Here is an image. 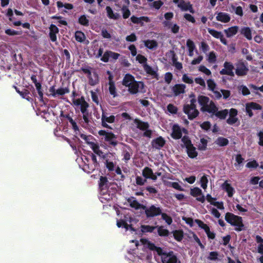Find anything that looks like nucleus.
Returning a JSON list of instances; mask_svg holds the SVG:
<instances>
[{"mask_svg":"<svg viewBox=\"0 0 263 263\" xmlns=\"http://www.w3.org/2000/svg\"><path fill=\"white\" fill-rule=\"evenodd\" d=\"M72 104L76 107H79L80 110L82 114V118L84 122L88 125L90 122L92 115L91 112L89 111L88 108L89 105L85 99L84 96H81L79 99H72Z\"/></svg>","mask_w":263,"mask_h":263,"instance_id":"nucleus-1","label":"nucleus"},{"mask_svg":"<svg viewBox=\"0 0 263 263\" xmlns=\"http://www.w3.org/2000/svg\"><path fill=\"white\" fill-rule=\"evenodd\" d=\"M225 220L232 226L235 227L234 230L236 231L240 232L244 230V224L241 217L232 213L227 212L225 215Z\"/></svg>","mask_w":263,"mask_h":263,"instance_id":"nucleus-2","label":"nucleus"},{"mask_svg":"<svg viewBox=\"0 0 263 263\" xmlns=\"http://www.w3.org/2000/svg\"><path fill=\"white\" fill-rule=\"evenodd\" d=\"M98 134L102 136V140L110 147H115L118 144V136L111 132H107L105 130H100Z\"/></svg>","mask_w":263,"mask_h":263,"instance_id":"nucleus-3","label":"nucleus"},{"mask_svg":"<svg viewBox=\"0 0 263 263\" xmlns=\"http://www.w3.org/2000/svg\"><path fill=\"white\" fill-rule=\"evenodd\" d=\"M145 214L147 218H153L160 215L162 214V209L155 205H151L144 209Z\"/></svg>","mask_w":263,"mask_h":263,"instance_id":"nucleus-4","label":"nucleus"},{"mask_svg":"<svg viewBox=\"0 0 263 263\" xmlns=\"http://www.w3.org/2000/svg\"><path fill=\"white\" fill-rule=\"evenodd\" d=\"M128 91L129 93L135 95L139 91V89L141 90L144 88V84L143 82L134 81L129 86H128Z\"/></svg>","mask_w":263,"mask_h":263,"instance_id":"nucleus-5","label":"nucleus"},{"mask_svg":"<svg viewBox=\"0 0 263 263\" xmlns=\"http://www.w3.org/2000/svg\"><path fill=\"white\" fill-rule=\"evenodd\" d=\"M105 112L102 109V114L101 116V125L103 127L111 129L110 126L107 124L108 123H113L115 122V117L114 115H111L107 117L106 115Z\"/></svg>","mask_w":263,"mask_h":263,"instance_id":"nucleus-6","label":"nucleus"},{"mask_svg":"<svg viewBox=\"0 0 263 263\" xmlns=\"http://www.w3.org/2000/svg\"><path fill=\"white\" fill-rule=\"evenodd\" d=\"M162 263H181L174 252L172 251L168 252L161 260Z\"/></svg>","mask_w":263,"mask_h":263,"instance_id":"nucleus-7","label":"nucleus"},{"mask_svg":"<svg viewBox=\"0 0 263 263\" xmlns=\"http://www.w3.org/2000/svg\"><path fill=\"white\" fill-rule=\"evenodd\" d=\"M236 68L235 73L238 76H244L247 75L249 68L243 62H239L236 64Z\"/></svg>","mask_w":263,"mask_h":263,"instance_id":"nucleus-8","label":"nucleus"},{"mask_svg":"<svg viewBox=\"0 0 263 263\" xmlns=\"http://www.w3.org/2000/svg\"><path fill=\"white\" fill-rule=\"evenodd\" d=\"M223 67L224 68L222 69L220 71V74L228 75L231 77H233L234 76V73L233 71L234 67L231 63L225 62L223 64Z\"/></svg>","mask_w":263,"mask_h":263,"instance_id":"nucleus-9","label":"nucleus"},{"mask_svg":"<svg viewBox=\"0 0 263 263\" xmlns=\"http://www.w3.org/2000/svg\"><path fill=\"white\" fill-rule=\"evenodd\" d=\"M190 194L194 197H196V200L201 203H204L205 201V197L202 195V191L198 187H195L191 189Z\"/></svg>","mask_w":263,"mask_h":263,"instance_id":"nucleus-10","label":"nucleus"},{"mask_svg":"<svg viewBox=\"0 0 263 263\" xmlns=\"http://www.w3.org/2000/svg\"><path fill=\"white\" fill-rule=\"evenodd\" d=\"M208 32L216 39H220V42L224 45H227L228 43L227 40L224 37L223 34L213 29L208 28Z\"/></svg>","mask_w":263,"mask_h":263,"instance_id":"nucleus-11","label":"nucleus"},{"mask_svg":"<svg viewBox=\"0 0 263 263\" xmlns=\"http://www.w3.org/2000/svg\"><path fill=\"white\" fill-rule=\"evenodd\" d=\"M165 139L161 136L153 139L151 142V144L154 148L156 149H161L165 144Z\"/></svg>","mask_w":263,"mask_h":263,"instance_id":"nucleus-12","label":"nucleus"},{"mask_svg":"<svg viewBox=\"0 0 263 263\" xmlns=\"http://www.w3.org/2000/svg\"><path fill=\"white\" fill-rule=\"evenodd\" d=\"M217 110L218 108L212 101H211L210 103H208L207 105L201 108L202 111L207 112L213 115H214Z\"/></svg>","mask_w":263,"mask_h":263,"instance_id":"nucleus-13","label":"nucleus"},{"mask_svg":"<svg viewBox=\"0 0 263 263\" xmlns=\"http://www.w3.org/2000/svg\"><path fill=\"white\" fill-rule=\"evenodd\" d=\"M186 86L183 84H175L172 88V90L174 93L175 96H178L181 93L185 92V89Z\"/></svg>","mask_w":263,"mask_h":263,"instance_id":"nucleus-14","label":"nucleus"},{"mask_svg":"<svg viewBox=\"0 0 263 263\" xmlns=\"http://www.w3.org/2000/svg\"><path fill=\"white\" fill-rule=\"evenodd\" d=\"M177 6L182 11H189L192 13H194L192 5L190 2L186 3L184 0H180Z\"/></svg>","mask_w":263,"mask_h":263,"instance_id":"nucleus-15","label":"nucleus"},{"mask_svg":"<svg viewBox=\"0 0 263 263\" xmlns=\"http://www.w3.org/2000/svg\"><path fill=\"white\" fill-rule=\"evenodd\" d=\"M182 134L180 127L178 124H174L172 128L171 137L175 140H178L182 137Z\"/></svg>","mask_w":263,"mask_h":263,"instance_id":"nucleus-16","label":"nucleus"},{"mask_svg":"<svg viewBox=\"0 0 263 263\" xmlns=\"http://www.w3.org/2000/svg\"><path fill=\"white\" fill-rule=\"evenodd\" d=\"M190 98L193 97L190 100V104H185L183 106V111L184 113H189V109H194V108H196V99L195 98V95L193 94H192L190 96Z\"/></svg>","mask_w":263,"mask_h":263,"instance_id":"nucleus-17","label":"nucleus"},{"mask_svg":"<svg viewBox=\"0 0 263 263\" xmlns=\"http://www.w3.org/2000/svg\"><path fill=\"white\" fill-rule=\"evenodd\" d=\"M142 175L146 179H152L153 180L157 179V176L154 174L152 169L148 167H145L143 170Z\"/></svg>","mask_w":263,"mask_h":263,"instance_id":"nucleus-18","label":"nucleus"},{"mask_svg":"<svg viewBox=\"0 0 263 263\" xmlns=\"http://www.w3.org/2000/svg\"><path fill=\"white\" fill-rule=\"evenodd\" d=\"M99 186L100 189L102 191L103 190H107L109 187V181L105 176H101L99 181Z\"/></svg>","mask_w":263,"mask_h":263,"instance_id":"nucleus-19","label":"nucleus"},{"mask_svg":"<svg viewBox=\"0 0 263 263\" xmlns=\"http://www.w3.org/2000/svg\"><path fill=\"white\" fill-rule=\"evenodd\" d=\"M135 77L129 73L126 74L122 80V85L125 87L129 86L134 81H135Z\"/></svg>","mask_w":263,"mask_h":263,"instance_id":"nucleus-20","label":"nucleus"},{"mask_svg":"<svg viewBox=\"0 0 263 263\" xmlns=\"http://www.w3.org/2000/svg\"><path fill=\"white\" fill-rule=\"evenodd\" d=\"M222 188L228 193V196L229 197H232L235 192L234 189L231 186V185L228 183L227 181H225L221 185Z\"/></svg>","mask_w":263,"mask_h":263,"instance_id":"nucleus-21","label":"nucleus"},{"mask_svg":"<svg viewBox=\"0 0 263 263\" xmlns=\"http://www.w3.org/2000/svg\"><path fill=\"white\" fill-rule=\"evenodd\" d=\"M129 220H128L129 222H132V218L130 216L128 217ZM128 217L127 215L124 216V219H120V220H118L117 221V226L118 228H124L127 230L128 224L127 223Z\"/></svg>","mask_w":263,"mask_h":263,"instance_id":"nucleus-22","label":"nucleus"},{"mask_svg":"<svg viewBox=\"0 0 263 263\" xmlns=\"http://www.w3.org/2000/svg\"><path fill=\"white\" fill-rule=\"evenodd\" d=\"M217 21L221 22L222 23H228L231 20V17L227 13L225 12H219L216 17Z\"/></svg>","mask_w":263,"mask_h":263,"instance_id":"nucleus-23","label":"nucleus"},{"mask_svg":"<svg viewBox=\"0 0 263 263\" xmlns=\"http://www.w3.org/2000/svg\"><path fill=\"white\" fill-rule=\"evenodd\" d=\"M238 27L237 26H234L228 28L224 30L227 37H231L235 35L238 31Z\"/></svg>","mask_w":263,"mask_h":263,"instance_id":"nucleus-24","label":"nucleus"},{"mask_svg":"<svg viewBox=\"0 0 263 263\" xmlns=\"http://www.w3.org/2000/svg\"><path fill=\"white\" fill-rule=\"evenodd\" d=\"M186 153L188 156L192 159L196 158L198 155V152L196 151V148L194 146L193 144L187 147Z\"/></svg>","mask_w":263,"mask_h":263,"instance_id":"nucleus-25","label":"nucleus"},{"mask_svg":"<svg viewBox=\"0 0 263 263\" xmlns=\"http://www.w3.org/2000/svg\"><path fill=\"white\" fill-rule=\"evenodd\" d=\"M134 122L136 124L137 127L141 130L144 131L149 127V124L147 122L142 121L138 119H135Z\"/></svg>","mask_w":263,"mask_h":263,"instance_id":"nucleus-26","label":"nucleus"},{"mask_svg":"<svg viewBox=\"0 0 263 263\" xmlns=\"http://www.w3.org/2000/svg\"><path fill=\"white\" fill-rule=\"evenodd\" d=\"M240 33L243 35L247 40H251L252 39V31L249 27H243L240 30Z\"/></svg>","mask_w":263,"mask_h":263,"instance_id":"nucleus-27","label":"nucleus"},{"mask_svg":"<svg viewBox=\"0 0 263 263\" xmlns=\"http://www.w3.org/2000/svg\"><path fill=\"white\" fill-rule=\"evenodd\" d=\"M125 146L126 148H124L123 151V159L125 161H127L130 159L131 155L133 153L132 149L128 145L125 144Z\"/></svg>","mask_w":263,"mask_h":263,"instance_id":"nucleus-28","label":"nucleus"},{"mask_svg":"<svg viewBox=\"0 0 263 263\" xmlns=\"http://www.w3.org/2000/svg\"><path fill=\"white\" fill-rule=\"evenodd\" d=\"M130 20L133 23L135 24H138V23H139V21H144L145 22L148 23L150 22V19L147 16H140V17H137L135 15H133L130 17Z\"/></svg>","mask_w":263,"mask_h":263,"instance_id":"nucleus-29","label":"nucleus"},{"mask_svg":"<svg viewBox=\"0 0 263 263\" xmlns=\"http://www.w3.org/2000/svg\"><path fill=\"white\" fill-rule=\"evenodd\" d=\"M229 143L228 139L223 137H218L215 141L216 144L221 147L227 146Z\"/></svg>","mask_w":263,"mask_h":263,"instance_id":"nucleus-30","label":"nucleus"},{"mask_svg":"<svg viewBox=\"0 0 263 263\" xmlns=\"http://www.w3.org/2000/svg\"><path fill=\"white\" fill-rule=\"evenodd\" d=\"M189 113H185L187 115L188 119L190 120H192L196 118L199 115V111L196 109V108H194V109H189Z\"/></svg>","mask_w":263,"mask_h":263,"instance_id":"nucleus-31","label":"nucleus"},{"mask_svg":"<svg viewBox=\"0 0 263 263\" xmlns=\"http://www.w3.org/2000/svg\"><path fill=\"white\" fill-rule=\"evenodd\" d=\"M144 43L145 46L149 49H153L158 46L157 42L154 40H147Z\"/></svg>","mask_w":263,"mask_h":263,"instance_id":"nucleus-32","label":"nucleus"},{"mask_svg":"<svg viewBox=\"0 0 263 263\" xmlns=\"http://www.w3.org/2000/svg\"><path fill=\"white\" fill-rule=\"evenodd\" d=\"M198 102L200 105L203 107L208 105L210 102V99L209 97L204 96H199L198 97Z\"/></svg>","mask_w":263,"mask_h":263,"instance_id":"nucleus-33","label":"nucleus"},{"mask_svg":"<svg viewBox=\"0 0 263 263\" xmlns=\"http://www.w3.org/2000/svg\"><path fill=\"white\" fill-rule=\"evenodd\" d=\"M107 16L111 19L117 20L119 18V15L118 13H114L112 9L109 6L106 7Z\"/></svg>","mask_w":263,"mask_h":263,"instance_id":"nucleus-34","label":"nucleus"},{"mask_svg":"<svg viewBox=\"0 0 263 263\" xmlns=\"http://www.w3.org/2000/svg\"><path fill=\"white\" fill-rule=\"evenodd\" d=\"M78 23L84 26L88 27L89 25V21L88 16L85 15H81L78 19Z\"/></svg>","mask_w":263,"mask_h":263,"instance_id":"nucleus-35","label":"nucleus"},{"mask_svg":"<svg viewBox=\"0 0 263 263\" xmlns=\"http://www.w3.org/2000/svg\"><path fill=\"white\" fill-rule=\"evenodd\" d=\"M229 113L228 110L224 109L220 111H216L215 115L221 120L225 119Z\"/></svg>","mask_w":263,"mask_h":263,"instance_id":"nucleus-36","label":"nucleus"},{"mask_svg":"<svg viewBox=\"0 0 263 263\" xmlns=\"http://www.w3.org/2000/svg\"><path fill=\"white\" fill-rule=\"evenodd\" d=\"M30 94V91L26 89H24L20 93V95L23 98L27 100L28 101L30 102H32L33 101V99L29 97V95Z\"/></svg>","mask_w":263,"mask_h":263,"instance_id":"nucleus-37","label":"nucleus"},{"mask_svg":"<svg viewBox=\"0 0 263 263\" xmlns=\"http://www.w3.org/2000/svg\"><path fill=\"white\" fill-rule=\"evenodd\" d=\"M158 229V234L160 236H168L170 232L168 230L163 228V226H156Z\"/></svg>","mask_w":263,"mask_h":263,"instance_id":"nucleus-38","label":"nucleus"},{"mask_svg":"<svg viewBox=\"0 0 263 263\" xmlns=\"http://www.w3.org/2000/svg\"><path fill=\"white\" fill-rule=\"evenodd\" d=\"M109 91L110 94L114 98L117 96V93L116 91V88L114 82H109Z\"/></svg>","mask_w":263,"mask_h":263,"instance_id":"nucleus-39","label":"nucleus"},{"mask_svg":"<svg viewBox=\"0 0 263 263\" xmlns=\"http://www.w3.org/2000/svg\"><path fill=\"white\" fill-rule=\"evenodd\" d=\"M156 228L155 226H151L149 225H141V231L142 233H152Z\"/></svg>","mask_w":263,"mask_h":263,"instance_id":"nucleus-40","label":"nucleus"},{"mask_svg":"<svg viewBox=\"0 0 263 263\" xmlns=\"http://www.w3.org/2000/svg\"><path fill=\"white\" fill-rule=\"evenodd\" d=\"M76 40L80 43H82L85 39L84 33L81 31H77L75 33Z\"/></svg>","mask_w":263,"mask_h":263,"instance_id":"nucleus-41","label":"nucleus"},{"mask_svg":"<svg viewBox=\"0 0 263 263\" xmlns=\"http://www.w3.org/2000/svg\"><path fill=\"white\" fill-rule=\"evenodd\" d=\"M174 238L178 241H181L183 237V233L181 230H175L173 231Z\"/></svg>","mask_w":263,"mask_h":263,"instance_id":"nucleus-42","label":"nucleus"},{"mask_svg":"<svg viewBox=\"0 0 263 263\" xmlns=\"http://www.w3.org/2000/svg\"><path fill=\"white\" fill-rule=\"evenodd\" d=\"M89 144L90 145L91 148L93 151V152L97 155L100 156L101 154H102V152L100 149L99 145L93 142H90L89 143Z\"/></svg>","mask_w":263,"mask_h":263,"instance_id":"nucleus-43","label":"nucleus"},{"mask_svg":"<svg viewBox=\"0 0 263 263\" xmlns=\"http://www.w3.org/2000/svg\"><path fill=\"white\" fill-rule=\"evenodd\" d=\"M57 7L59 9L62 8L63 7H64L65 9L68 10H71L73 8V6L72 4L69 3H66L65 4H63V3L61 1H58L57 2Z\"/></svg>","mask_w":263,"mask_h":263,"instance_id":"nucleus-44","label":"nucleus"},{"mask_svg":"<svg viewBox=\"0 0 263 263\" xmlns=\"http://www.w3.org/2000/svg\"><path fill=\"white\" fill-rule=\"evenodd\" d=\"M37 93L39 95V100L41 102H43V90L42 89L41 83H40L35 85Z\"/></svg>","mask_w":263,"mask_h":263,"instance_id":"nucleus-45","label":"nucleus"},{"mask_svg":"<svg viewBox=\"0 0 263 263\" xmlns=\"http://www.w3.org/2000/svg\"><path fill=\"white\" fill-rule=\"evenodd\" d=\"M130 206L132 208H135L136 210H138L140 208L144 210L145 208V205L140 204L136 200H134L132 202L130 203Z\"/></svg>","mask_w":263,"mask_h":263,"instance_id":"nucleus-46","label":"nucleus"},{"mask_svg":"<svg viewBox=\"0 0 263 263\" xmlns=\"http://www.w3.org/2000/svg\"><path fill=\"white\" fill-rule=\"evenodd\" d=\"M161 218L165 221L168 225H171L173 222V219L172 217L168 215L166 213H162L160 214Z\"/></svg>","mask_w":263,"mask_h":263,"instance_id":"nucleus-47","label":"nucleus"},{"mask_svg":"<svg viewBox=\"0 0 263 263\" xmlns=\"http://www.w3.org/2000/svg\"><path fill=\"white\" fill-rule=\"evenodd\" d=\"M121 11L123 13V17L124 19H126L130 15V11L126 6H123L121 8Z\"/></svg>","mask_w":263,"mask_h":263,"instance_id":"nucleus-48","label":"nucleus"},{"mask_svg":"<svg viewBox=\"0 0 263 263\" xmlns=\"http://www.w3.org/2000/svg\"><path fill=\"white\" fill-rule=\"evenodd\" d=\"M143 68L145 72L149 74L154 76L156 74V71L147 63L143 65Z\"/></svg>","mask_w":263,"mask_h":263,"instance_id":"nucleus-49","label":"nucleus"},{"mask_svg":"<svg viewBox=\"0 0 263 263\" xmlns=\"http://www.w3.org/2000/svg\"><path fill=\"white\" fill-rule=\"evenodd\" d=\"M231 8L235 11L236 14L239 15V16H242L243 13L242 8L241 6L236 7L234 5H232Z\"/></svg>","mask_w":263,"mask_h":263,"instance_id":"nucleus-50","label":"nucleus"},{"mask_svg":"<svg viewBox=\"0 0 263 263\" xmlns=\"http://www.w3.org/2000/svg\"><path fill=\"white\" fill-rule=\"evenodd\" d=\"M201 145L198 146V149L200 151H205L207 147L208 140L204 138L200 139Z\"/></svg>","mask_w":263,"mask_h":263,"instance_id":"nucleus-51","label":"nucleus"},{"mask_svg":"<svg viewBox=\"0 0 263 263\" xmlns=\"http://www.w3.org/2000/svg\"><path fill=\"white\" fill-rule=\"evenodd\" d=\"M237 122H239V120L236 116H229V118L227 120V123L231 125L235 124Z\"/></svg>","mask_w":263,"mask_h":263,"instance_id":"nucleus-52","label":"nucleus"},{"mask_svg":"<svg viewBox=\"0 0 263 263\" xmlns=\"http://www.w3.org/2000/svg\"><path fill=\"white\" fill-rule=\"evenodd\" d=\"M219 254L216 251H212L210 252L209 256L207 257L208 259L210 260L215 261L218 259Z\"/></svg>","mask_w":263,"mask_h":263,"instance_id":"nucleus-53","label":"nucleus"},{"mask_svg":"<svg viewBox=\"0 0 263 263\" xmlns=\"http://www.w3.org/2000/svg\"><path fill=\"white\" fill-rule=\"evenodd\" d=\"M201 186L203 189H206L207 187V184L208 183V179L206 175H203L200 179Z\"/></svg>","mask_w":263,"mask_h":263,"instance_id":"nucleus-54","label":"nucleus"},{"mask_svg":"<svg viewBox=\"0 0 263 263\" xmlns=\"http://www.w3.org/2000/svg\"><path fill=\"white\" fill-rule=\"evenodd\" d=\"M207 84L208 89L212 91H214L216 86V83H215L214 81L212 79H209L207 81Z\"/></svg>","mask_w":263,"mask_h":263,"instance_id":"nucleus-55","label":"nucleus"},{"mask_svg":"<svg viewBox=\"0 0 263 263\" xmlns=\"http://www.w3.org/2000/svg\"><path fill=\"white\" fill-rule=\"evenodd\" d=\"M110 56V50H107L104 53L102 57L101 58V60L103 62L107 63L109 60Z\"/></svg>","mask_w":263,"mask_h":263,"instance_id":"nucleus-56","label":"nucleus"},{"mask_svg":"<svg viewBox=\"0 0 263 263\" xmlns=\"http://www.w3.org/2000/svg\"><path fill=\"white\" fill-rule=\"evenodd\" d=\"M5 32L6 34L11 36L21 35L22 34L21 31H15L11 29H7L5 30Z\"/></svg>","mask_w":263,"mask_h":263,"instance_id":"nucleus-57","label":"nucleus"},{"mask_svg":"<svg viewBox=\"0 0 263 263\" xmlns=\"http://www.w3.org/2000/svg\"><path fill=\"white\" fill-rule=\"evenodd\" d=\"M69 92V89L68 87L60 88L56 90L57 95L60 96L64 95L65 93Z\"/></svg>","mask_w":263,"mask_h":263,"instance_id":"nucleus-58","label":"nucleus"},{"mask_svg":"<svg viewBox=\"0 0 263 263\" xmlns=\"http://www.w3.org/2000/svg\"><path fill=\"white\" fill-rule=\"evenodd\" d=\"M195 222L198 224L199 227L204 230V231H205L206 229L209 228V227L206 224L204 223L202 221H201L200 219H195Z\"/></svg>","mask_w":263,"mask_h":263,"instance_id":"nucleus-59","label":"nucleus"},{"mask_svg":"<svg viewBox=\"0 0 263 263\" xmlns=\"http://www.w3.org/2000/svg\"><path fill=\"white\" fill-rule=\"evenodd\" d=\"M168 111L172 114H176L178 111V108L172 104H169L167 106Z\"/></svg>","mask_w":263,"mask_h":263,"instance_id":"nucleus-60","label":"nucleus"},{"mask_svg":"<svg viewBox=\"0 0 263 263\" xmlns=\"http://www.w3.org/2000/svg\"><path fill=\"white\" fill-rule=\"evenodd\" d=\"M136 60L138 61L139 63L142 64L144 65L145 64H146V62H147V58L145 57H144V55L140 54H138L136 56Z\"/></svg>","mask_w":263,"mask_h":263,"instance_id":"nucleus-61","label":"nucleus"},{"mask_svg":"<svg viewBox=\"0 0 263 263\" xmlns=\"http://www.w3.org/2000/svg\"><path fill=\"white\" fill-rule=\"evenodd\" d=\"M181 141L184 144L186 148L187 147L191 146L192 144H193L192 143L191 140L190 139L189 137H187L186 136H183L181 139Z\"/></svg>","mask_w":263,"mask_h":263,"instance_id":"nucleus-62","label":"nucleus"},{"mask_svg":"<svg viewBox=\"0 0 263 263\" xmlns=\"http://www.w3.org/2000/svg\"><path fill=\"white\" fill-rule=\"evenodd\" d=\"M249 106H250V108H252V109H254V110H261L262 109V106L257 103H255V102H250V103H247Z\"/></svg>","mask_w":263,"mask_h":263,"instance_id":"nucleus-63","label":"nucleus"},{"mask_svg":"<svg viewBox=\"0 0 263 263\" xmlns=\"http://www.w3.org/2000/svg\"><path fill=\"white\" fill-rule=\"evenodd\" d=\"M182 80L183 82L189 84H192L194 83L193 79L189 77L186 74H184L183 75Z\"/></svg>","mask_w":263,"mask_h":263,"instance_id":"nucleus-64","label":"nucleus"}]
</instances>
